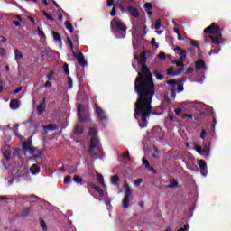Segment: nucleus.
<instances>
[{"label": "nucleus", "instance_id": "17", "mask_svg": "<svg viewBox=\"0 0 231 231\" xmlns=\"http://www.w3.org/2000/svg\"><path fill=\"white\" fill-rule=\"evenodd\" d=\"M31 172H32V176H35V174H39V172H41V168H39V166H37V164H33L31 167Z\"/></svg>", "mask_w": 231, "mask_h": 231}, {"label": "nucleus", "instance_id": "34", "mask_svg": "<svg viewBox=\"0 0 231 231\" xmlns=\"http://www.w3.org/2000/svg\"><path fill=\"white\" fill-rule=\"evenodd\" d=\"M144 7L147 11H151L153 8L152 4L151 3L144 4Z\"/></svg>", "mask_w": 231, "mask_h": 231}, {"label": "nucleus", "instance_id": "30", "mask_svg": "<svg viewBox=\"0 0 231 231\" xmlns=\"http://www.w3.org/2000/svg\"><path fill=\"white\" fill-rule=\"evenodd\" d=\"M111 28H112V32H116V19L112 20Z\"/></svg>", "mask_w": 231, "mask_h": 231}, {"label": "nucleus", "instance_id": "10", "mask_svg": "<svg viewBox=\"0 0 231 231\" xmlns=\"http://www.w3.org/2000/svg\"><path fill=\"white\" fill-rule=\"evenodd\" d=\"M127 13H128V14L134 17V19H137L139 14H140L137 7L133 6V5H130V6L127 7Z\"/></svg>", "mask_w": 231, "mask_h": 231}, {"label": "nucleus", "instance_id": "11", "mask_svg": "<svg viewBox=\"0 0 231 231\" xmlns=\"http://www.w3.org/2000/svg\"><path fill=\"white\" fill-rule=\"evenodd\" d=\"M73 55L77 59L78 64H79V66H86V60H84V55L82 52H73Z\"/></svg>", "mask_w": 231, "mask_h": 231}, {"label": "nucleus", "instance_id": "42", "mask_svg": "<svg viewBox=\"0 0 231 231\" xmlns=\"http://www.w3.org/2000/svg\"><path fill=\"white\" fill-rule=\"evenodd\" d=\"M37 33H38V35H40V37H45L44 32H42V31H41V27L37 28Z\"/></svg>", "mask_w": 231, "mask_h": 231}, {"label": "nucleus", "instance_id": "25", "mask_svg": "<svg viewBox=\"0 0 231 231\" xmlns=\"http://www.w3.org/2000/svg\"><path fill=\"white\" fill-rule=\"evenodd\" d=\"M52 37L54 41H57V42H60L62 40V37H60V34L55 32H52Z\"/></svg>", "mask_w": 231, "mask_h": 231}, {"label": "nucleus", "instance_id": "35", "mask_svg": "<svg viewBox=\"0 0 231 231\" xmlns=\"http://www.w3.org/2000/svg\"><path fill=\"white\" fill-rule=\"evenodd\" d=\"M40 225H41V227L42 228V230H44V231L48 230V226H46V223L43 220H42L40 222Z\"/></svg>", "mask_w": 231, "mask_h": 231}, {"label": "nucleus", "instance_id": "36", "mask_svg": "<svg viewBox=\"0 0 231 231\" xmlns=\"http://www.w3.org/2000/svg\"><path fill=\"white\" fill-rule=\"evenodd\" d=\"M184 71V66H180L177 69L176 76L180 75Z\"/></svg>", "mask_w": 231, "mask_h": 231}, {"label": "nucleus", "instance_id": "23", "mask_svg": "<svg viewBox=\"0 0 231 231\" xmlns=\"http://www.w3.org/2000/svg\"><path fill=\"white\" fill-rule=\"evenodd\" d=\"M166 83L170 85L172 88H175L176 86L179 84V81H176V79H170Z\"/></svg>", "mask_w": 231, "mask_h": 231}, {"label": "nucleus", "instance_id": "50", "mask_svg": "<svg viewBox=\"0 0 231 231\" xmlns=\"http://www.w3.org/2000/svg\"><path fill=\"white\" fill-rule=\"evenodd\" d=\"M69 181H71V177L70 176H66L64 178V183H69Z\"/></svg>", "mask_w": 231, "mask_h": 231}, {"label": "nucleus", "instance_id": "3", "mask_svg": "<svg viewBox=\"0 0 231 231\" xmlns=\"http://www.w3.org/2000/svg\"><path fill=\"white\" fill-rule=\"evenodd\" d=\"M124 189H125V197L123 199V208L127 209L130 207V200L133 199V189L127 184V182H125Z\"/></svg>", "mask_w": 231, "mask_h": 231}, {"label": "nucleus", "instance_id": "46", "mask_svg": "<svg viewBox=\"0 0 231 231\" xmlns=\"http://www.w3.org/2000/svg\"><path fill=\"white\" fill-rule=\"evenodd\" d=\"M148 171L153 172L154 174H157V170L154 169V167H150L147 169Z\"/></svg>", "mask_w": 231, "mask_h": 231}, {"label": "nucleus", "instance_id": "48", "mask_svg": "<svg viewBox=\"0 0 231 231\" xmlns=\"http://www.w3.org/2000/svg\"><path fill=\"white\" fill-rule=\"evenodd\" d=\"M158 58L160 59V60H165L166 59V54L164 53V52H162V53H160L159 55H158Z\"/></svg>", "mask_w": 231, "mask_h": 231}, {"label": "nucleus", "instance_id": "6", "mask_svg": "<svg viewBox=\"0 0 231 231\" xmlns=\"http://www.w3.org/2000/svg\"><path fill=\"white\" fill-rule=\"evenodd\" d=\"M174 51H178L177 53L180 55V60H175L173 61V64H175L177 67H181V66H185L184 65V59L187 58V51L181 49L180 47H176L174 49Z\"/></svg>", "mask_w": 231, "mask_h": 231}, {"label": "nucleus", "instance_id": "28", "mask_svg": "<svg viewBox=\"0 0 231 231\" xmlns=\"http://www.w3.org/2000/svg\"><path fill=\"white\" fill-rule=\"evenodd\" d=\"M14 53H15V60H19V59H23V55L22 54V52L20 51L16 50L14 51Z\"/></svg>", "mask_w": 231, "mask_h": 231}, {"label": "nucleus", "instance_id": "22", "mask_svg": "<svg viewBox=\"0 0 231 231\" xmlns=\"http://www.w3.org/2000/svg\"><path fill=\"white\" fill-rule=\"evenodd\" d=\"M45 109H46V103H42L40 106H37V111H38V113H44V111H45Z\"/></svg>", "mask_w": 231, "mask_h": 231}, {"label": "nucleus", "instance_id": "45", "mask_svg": "<svg viewBox=\"0 0 231 231\" xmlns=\"http://www.w3.org/2000/svg\"><path fill=\"white\" fill-rule=\"evenodd\" d=\"M143 182V179H138L135 180V186L138 187Z\"/></svg>", "mask_w": 231, "mask_h": 231}, {"label": "nucleus", "instance_id": "58", "mask_svg": "<svg viewBox=\"0 0 231 231\" xmlns=\"http://www.w3.org/2000/svg\"><path fill=\"white\" fill-rule=\"evenodd\" d=\"M191 45H192L193 47H195V48H198V47H199V43H198V42H196V41L192 42H191Z\"/></svg>", "mask_w": 231, "mask_h": 231}, {"label": "nucleus", "instance_id": "4", "mask_svg": "<svg viewBox=\"0 0 231 231\" xmlns=\"http://www.w3.org/2000/svg\"><path fill=\"white\" fill-rule=\"evenodd\" d=\"M100 152H102V150L100 149L98 139L92 137L90 140V154L92 156H97V154H100Z\"/></svg>", "mask_w": 231, "mask_h": 231}, {"label": "nucleus", "instance_id": "41", "mask_svg": "<svg viewBox=\"0 0 231 231\" xmlns=\"http://www.w3.org/2000/svg\"><path fill=\"white\" fill-rule=\"evenodd\" d=\"M207 135V131L205 129H202L201 134L199 135L200 139H205V136Z\"/></svg>", "mask_w": 231, "mask_h": 231}, {"label": "nucleus", "instance_id": "63", "mask_svg": "<svg viewBox=\"0 0 231 231\" xmlns=\"http://www.w3.org/2000/svg\"><path fill=\"white\" fill-rule=\"evenodd\" d=\"M174 32L179 35V33L180 32V29H178V28H174Z\"/></svg>", "mask_w": 231, "mask_h": 231}, {"label": "nucleus", "instance_id": "47", "mask_svg": "<svg viewBox=\"0 0 231 231\" xmlns=\"http://www.w3.org/2000/svg\"><path fill=\"white\" fill-rule=\"evenodd\" d=\"M182 109L181 108H177L175 109V115L177 116H180L181 115Z\"/></svg>", "mask_w": 231, "mask_h": 231}, {"label": "nucleus", "instance_id": "19", "mask_svg": "<svg viewBox=\"0 0 231 231\" xmlns=\"http://www.w3.org/2000/svg\"><path fill=\"white\" fill-rule=\"evenodd\" d=\"M91 188L94 189V190H96V192H97L99 196H101V198H104V191H102V189L100 187L92 184Z\"/></svg>", "mask_w": 231, "mask_h": 231}, {"label": "nucleus", "instance_id": "18", "mask_svg": "<svg viewBox=\"0 0 231 231\" xmlns=\"http://www.w3.org/2000/svg\"><path fill=\"white\" fill-rule=\"evenodd\" d=\"M211 148V142L208 144H205L204 148H202L203 154L206 153V156H209V152Z\"/></svg>", "mask_w": 231, "mask_h": 231}, {"label": "nucleus", "instance_id": "38", "mask_svg": "<svg viewBox=\"0 0 231 231\" xmlns=\"http://www.w3.org/2000/svg\"><path fill=\"white\" fill-rule=\"evenodd\" d=\"M154 28L156 30H159L161 28V19L156 20Z\"/></svg>", "mask_w": 231, "mask_h": 231}, {"label": "nucleus", "instance_id": "33", "mask_svg": "<svg viewBox=\"0 0 231 231\" xmlns=\"http://www.w3.org/2000/svg\"><path fill=\"white\" fill-rule=\"evenodd\" d=\"M187 117L189 118V119H190V120H192L193 119V117H194V116H192V114H183V116H182V119H187Z\"/></svg>", "mask_w": 231, "mask_h": 231}, {"label": "nucleus", "instance_id": "37", "mask_svg": "<svg viewBox=\"0 0 231 231\" xmlns=\"http://www.w3.org/2000/svg\"><path fill=\"white\" fill-rule=\"evenodd\" d=\"M142 162H143V164L146 167V170H148L150 166L149 161L143 158Z\"/></svg>", "mask_w": 231, "mask_h": 231}, {"label": "nucleus", "instance_id": "16", "mask_svg": "<svg viewBox=\"0 0 231 231\" xmlns=\"http://www.w3.org/2000/svg\"><path fill=\"white\" fill-rule=\"evenodd\" d=\"M9 106H10V108L13 110L19 109V106H20L19 100H12Z\"/></svg>", "mask_w": 231, "mask_h": 231}, {"label": "nucleus", "instance_id": "20", "mask_svg": "<svg viewBox=\"0 0 231 231\" xmlns=\"http://www.w3.org/2000/svg\"><path fill=\"white\" fill-rule=\"evenodd\" d=\"M126 158L128 161L131 160V156L129 154V151H126L125 152H124L122 155L118 156V160L119 161H123V159Z\"/></svg>", "mask_w": 231, "mask_h": 231}, {"label": "nucleus", "instance_id": "57", "mask_svg": "<svg viewBox=\"0 0 231 231\" xmlns=\"http://www.w3.org/2000/svg\"><path fill=\"white\" fill-rule=\"evenodd\" d=\"M21 23L19 21H13V24H14V26H21Z\"/></svg>", "mask_w": 231, "mask_h": 231}, {"label": "nucleus", "instance_id": "32", "mask_svg": "<svg viewBox=\"0 0 231 231\" xmlns=\"http://www.w3.org/2000/svg\"><path fill=\"white\" fill-rule=\"evenodd\" d=\"M82 126H76L75 134H82Z\"/></svg>", "mask_w": 231, "mask_h": 231}, {"label": "nucleus", "instance_id": "49", "mask_svg": "<svg viewBox=\"0 0 231 231\" xmlns=\"http://www.w3.org/2000/svg\"><path fill=\"white\" fill-rule=\"evenodd\" d=\"M177 90H178L179 93L182 92V91L184 90L183 85H179V86L177 87Z\"/></svg>", "mask_w": 231, "mask_h": 231}, {"label": "nucleus", "instance_id": "62", "mask_svg": "<svg viewBox=\"0 0 231 231\" xmlns=\"http://www.w3.org/2000/svg\"><path fill=\"white\" fill-rule=\"evenodd\" d=\"M21 89H23V88L20 87V88H18L17 89H15V90L14 91V94H17V93H19V92L21 91Z\"/></svg>", "mask_w": 231, "mask_h": 231}, {"label": "nucleus", "instance_id": "27", "mask_svg": "<svg viewBox=\"0 0 231 231\" xmlns=\"http://www.w3.org/2000/svg\"><path fill=\"white\" fill-rule=\"evenodd\" d=\"M195 151L199 154H203V147L199 144H195Z\"/></svg>", "mask_w": 231, "mask_h": 231}, {"label": "nucleus", "instance_id": "43", "mask_svg": "<svg viewBox=\"0 0 231 231\" xmlns=\"http://www.w3.org/2000/svg\"><path fill=\"white\" fill-rule=\"evenodd\" d=\"M73 180L76 183H80V181H82V179L80 177H79V176H74Z\"/></svg>", "mask_w": 231, "mask_h": 231}, {"label": "nucleus", "instance_id": "39", "mask_svg": "<svg viewBox=\"0 0 231 231\" xmlns=\"http://www.w3.org/2000/svg\"><path fill=\"white\" fill-rule=\"evenodd\" d=\"M47 129H48L49 131H55V129H57V125H49L47 126Z\"/></svg>", "mask_w": 231, "mask_h": 231}, {"label": "nucleus", "instance_id": "13", "mask_svg": "<svg viewBox=\"0 0 231 231\" xmlns=\"http://www.w3.org/2000/svg\"><path fill=\"white\" fill-rule=\"evenodd\" d=\"M206 68H207L206 62L203 60H199L195 62V69L196 70L206 69Z\"/></svg>", "mask_w": 231, "mask_h": 231}, {"label": "nucleus", "instance_id": "53", "mask_svg": "<svg viewBox=\"0 0 231 231\" xmlns=\"http://www.w3.org/2000/svg\"><path fill=\"white\" fill-rule=\"evenodd\" d=\"M110 15H111L112 17H115V16L116 15V8H115V5H114V8H113V10H112Z\"/></svg>", "mask_w": 231, "mask_h": 231}, {"label": "nucleus", "instance_id": "56", "mask_svg": "<svg viewBox=\"0 0 231 231\" xmlns=\"http://www.w3.org/2000/svg\"><path fill=\"white\" fill-rule=\"evenodd\" d=\"M193 71H194V69H193L192 67H189V68L187 69L186 73H192Z\"/></svg>", "mask_w": 231, "mask_h": 231}, {"label": "nucleus", "instance_id": "1", "mask_svg": "<svg viewBox=\"0 0 231 231\" xmlns=\"http://www.w3.org/2000/svg\"><path fill=\"white\" fill-rule=\"evenodd\" d=\"M139 65H143L141 72L135 78L134 90L138 98L134 104V117L147 126L150 115L152 113V102L155 95L156 88L154 85L153 76L146 66V55L142 53L140 57L134 56Z\"/></svg>", "mask_w": 231, "mask_h": 231}, {"label": "nucleus", "instance_id": "54", "mask_svg": "<svg viewBox=\"0 0 231 231\" xmlns=\"http://www.w3.org/2000/svg\"><path fill=\"white\" fill-rule=\"evenodd\" d=\"M69 88H73V79H71V78H69Z\"/></svg>", "mask_w": 231, "mask_h": 231}, {"label": "nucleus", "instance_id": "55", "mask_svg": "<svg viewBox=\"0 0 231 231\" xmlns=\"http://www.w3.org/2000/svg\"><path fill=\"white\" fill-rule=\"evenodd\" d=\"M112 184L116 185V175L112 177Z\"/></svg>", "mask_w": 231, "mask_h": 231}, {"label": "nucleus", "instance_id": "14", "mask_svg": "<svg viewBox=\"0 0 231 231\" xmlns=\"http://www.w3.org/2000/svg\"><path fill=\"white\" fill-rule=\"evenodd\" d=\"M96 113H97L98 118H100V120H106V114L104 113V110H102V108L97 106Z\"/></svg>", "mask_w": 231, "mask_h": 231}, {"label": "nucleus", "instance_id": "61", "mask_svg": "<svg viewBox=\"0 0 231 231\" xmlns=\"http://www.w3.org/2000/svg\"><path fill=\"white\" fill-rule=\"evenodd\" d=\"M183 38L181 37V32H180L178 34V41H182Z\"/></svg>", "mask_w": 231, "mask_h": 231}, {"label": "nucleus", "instance_id": "52", "mask_svg": "<svg viewBox=\"0 0 231 231\" xmlns=\"http://www.w3.org/2000/svg\"><path fill=\"white\" fill-rule=\"evenodd\" d=\"M67 41H68V42L69 44L70 50H73V42H71V39L67 38Z\"/></svg>", "mask_w": 231, "mask_h": 231}, {"label": "nucleus", "instance_id": "44", "mask_svg": "<svg viewBox=\"0 0 231 231\" xmlns=\"http://www.w3.org/2000/svg\"><path fill=\"white\" fill-rule=\"evenodd\" d=\"M63 69H64L66 75H69V69H68V64H66V63L64 64Z\"/></svg>", "mask_w": 231, "mask_h": 231}, {"label": "nucleus", "instance_id": "7", "mask_svg": "<svg viewBox=\"0 0 231 231\" xmlns=\"http://www.w3.org/2000/svg\"><path fill=\"white\" fill-rule=\"evenodd\" d=\"M78 116L79 122H84L88 118V110L82 105L78 106Z\"/></svg>", "mask_w": 231, "mask_h": 231}, {"label": "nucleus", "instance_id": "24", "mask_svg": "<svg viewBox=\"0 0 231 231\" xmlns=\"http://www.w3.org/2000/svg\"><path fill=\"white\" fill-rule=\"evenodd\" d=\"M65 28L70 32V33H73V25L69 22H65Z\"/></svg>", "mask_w": 231, "mask_h": 231}, {"label": "nucleus", "instance_id": "40", "mask_svg": "<svg viewBox=\"0 0 231 231\" xmlns=\"http://www.w3.org/2000/svg\"><path fill=\"white\" fill-rule=\"evenodd\" d=\"M152 47L159 48V44L156 42L155 38H152Z\"/></svg>", "mask_w": 231, "mask_h": 231}, {"label": "nucleus", "instance_id": "2", "mask_svg": "<svg viewBox=\"0 0 231 231\" xmlns=\"http://www.w3.org/2000/svg\"><path fill=\"white\" fill-rule=\"evenodd\" d=\"M223 29L212 23L208 28L204 29V34H209L206 37V41L211 42L212 49L209 51V55L218 54L220 48L219 45L224 42L222 35Z\"/></svg>", "mask_w": 231, "mask_h": 231}, {"label": "nucleus", "instance_id": "9", "mask_svg": "<svg viewBox=\"0 0 231 231\" xmlns=\"http://www.w3.org/2000/svg\"><path fill=\"white\" fill-rule=\"evenodd\" d=\"M199 171H200V173L202 174V176H207V174H208L207 162L204 160H199Z\"/></svg>", "mask_w": 231, "mask_h": 231}, {"label": "nucleus", "instance_id": "12", "mask_svg": "<svg viewBox=\"0 0 231 231\" xmlns=\"http://www.w3.org/2000/svg\"><path fill=\"white\" fill-rule=\"evenodd\" d=\"M23 151H25V152H28L29 154H33V152H35V150H33V148H32L31 142L24 143L23 144Z\"/></svg>", "mask_w": 231, "mask_h": 231}, {"label": "nucleus", "instance_id": "60", "mask_svg": "<svg viewBox=\"0 0 231 231\" xmlns=\"http://www.w3.org/2000/svg\"><path fill=\"white\" fill-rule=\"evenodd\" d=\"M107 6H113V0H107Z\"/></svg>", "mask_w": 231, "mask_h": 231}, {"label": "nucleus", "instance_id": "15", "mask_svg": "<svg viewBox=\"0 0 231 231\" xmlns=\"http://www.w3.org/2000/svg\"><path fill=\"white\" fill-rule=\"evenodd\" d=\"M162 73H163L162 69H155L153 75L157 78V79L162 80L164 78V75H162Z\"/></svg>", "mask_w": 231, "mask_h": 231}, {"label": "nucleus", "instance_id": "5", "mask_svg": "<svg viewBox=\"0 0 231 231\" xmlns=\"http://www.w3.org/2000/svg\"><path fill=\"white\" fill-rule=\"evenodd\" d=\"M127 33V26L122 22H116V35L119 39L125 38Z\"/></svg>", "mask_w": 231, "mask_h": 231}, {"label": "nucleus", "instance_id": "64", "mask_svg": "<svg viewBox=\"0 0 231 231\" xmlns=\"http://www.w3.org/2000/svg\"><path fill=\"white\" fill-rule=\"evenodd\" d=\"M138 205H139L140 208H143V201L139 202Z\"/></svg>", "mask_w": 231, "mask_h": 231}, {"label": "nucleus", "instance_id": "21", "mask_svg": "<svg viewBox=\"0 0 231 231\" xmlns=\"http://www.w3.org/2000/svg\"><path fill=\"white\" fill-rule=\"evenodd\" d=\"M97 180L99 183V185H102L104 189H106V184L104 183V177L100 174H97Z\"/></svg>", "mask_w": 231, "mask_h": 231}, {"label": "nucleus", "instance_id": "8", "mask_svg": "<svg viewBox=\"0 0 231 231\" xmlns=\"http://www.w3.org/2000/svg\"><path fill=\"white\" fill-rule=\"evenodd\" d=\"M133 0H116V6L121 11H125L127 7H129V5L133 4Z\"/></svg>", "mask_w": 231, "mask_h": 231}, {"label": "nucleus", "instance_id": "51", "mask_svg": "<svg viewBox=\"0 0 231 231\" xmlns=\"http://www.w3.org/2000/svg\"><path fill=\"white\" fill-rule=\"evenodd\" d=\"M89 134L95 136V134H97V130L95 128L90 129Z\"/></svg>", "mask_w": 231, "mask_h": 231}, {"label": "nucleus", "instance_id": "31", "mask_svg": "<svg viewBox=\"0 0 231 231\" xmlns=\"http://www.w3.org/2000/svg\"><path fill=\"white\" fill-rule=\"evenodd\" d=\"M42 14L48 19V21H53V16L46 12H42Z\"/></svg>", "mask_w": 231, "mask_h": 231}, {"label": "nucleus", "instance_id": "59", "mask_svg": "<svg viewBox=\"0 0 231 231\" xmlns=\"http://www.w3.org/2000/svg\"><path fill=\"white\" fill-rule=\"evenodd\" d=\"M58 17H59V20H60V21H61V22L63 21L62 13L59 12Z\"/></svg>", "mask_w": 231, "mask_h": 231}, {"label": "nucleus", "instance_id": "26", "mask_svg": "<svg viewBox=\"0 0 231 231\" xmlns=\"http://www.w3.org/2000/svg\"><path fill=\"white\" fill-rule=\"evenodd\" d=\"M175 69L174 67H171L167 69V75L168 76H176V73L174 72Z\"/></svg>", "mask_w": 231, "mask_h": 231}, {"label": "nucleus", "instance_id": "29", "mask_svg": "<svg viewBox=\"0 0 231 231\" xmlns=\"http://www.w3.org/2000/svg\"><path fill=\"white\" fill-rule=\"evenodd\" d=\"M10 152H11L10 149H7L4 152V158L5 160H10Z\"/></svg>", "mask_w": 231, "mask_h": 231}]
</instances>
